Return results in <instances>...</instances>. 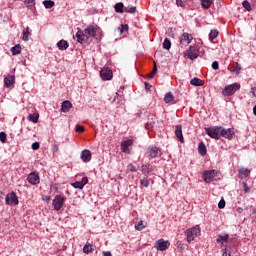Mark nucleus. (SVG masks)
Returning a JSON list of instances; mask_svg holds the SVG:
<instances>
[{"instance_id": "obj_24", "label": "nucleus", "mask_w": 256, "mask_h": 256, "mask_svg": "<svg viewBox=\"0 0 256 256\" xmlns=\"http://www.w3.org/2000/svg\"><path fill=\"white\" fill-rule=\"evenodd\" d=\"M239 175H240L241 179H247V177H249V175H251V170L242 168L239 170Z\"/></svg>"}, {"instance_id": "obj_46", "label": "nucleus", "mask_w": 256, "mask_h": 256, "mask_svg": "<svg viewBox=\"0 0 256 256\" xmlns=\"http://www.w3.org/2000/svg\"><path fill=\"white\" fill-rule=\"evenodd\" d=\"M127 169L131 171V173L137 172V168H135L133 164H128Z\"/></svg>"}, {"instance_id": "obj_62", "label": "nucleus", "mask_w": 256, "mask_h": 256, "mask_svg": "<svg viewBox=\"0 0 256 256\" xmlns=\"http://www.w3.org/2000/svg\"><path fill=\"white\" fill-rule=\"evenodd\" d=\"M247 189H248L247 186H245V192H246V193H247Z\"/></svg>"}, {"instance_id": "obj_21", "label": "nucleus", "mask_w": 256, "mask_h": 256, "mask_svg": "<svg viewBox=\"0 0 256 256\" xmlns=\"http://www.w3.org/2000/svg\"><path fill=\"white\" fill-rule=\"evenodd\" d=\"M57 47L60 51H67V49H69V42H67L66 40H60L57 43Z\"/></svg>"}, {"instance_id": "obj_56", "label": "nucleus", "mask_w": 256, "mask_h": 256, "mask_svg": "<svg viewBox=\"0 0 256 256\" xmlns=\"http://www.w3.org/2000/svg\"><path fill=\"white\" fill-rule=\"evenodd\" d=\"M236 211H237V213H243V208L238 207V208L236 209Z\"/></svg>"}, {"instance_id": "obj_9", "label": "nucleus", "mask_w": 256, "mask_h": 256, "mask_svg": "<svg viewBox=\"0 0 256 256\" xmlns=\"http://www.w3.org/2000/svg\"><path fill=\"white\" fill-rule=\"evenodd\" d=\"M6 205H19V198L15 192H11L5 198Z\"/></svg>"}, {"instance_id": "obj_48", "label": "nucleus", "mask_w": 256, "mask_h": 256, "mask_svg": "<svg viewBox=\"0 0 256 256\" xmlns=\"http://www.w3.org/2000/svg\"><path fill=\"white\" fill-rule=\"evenodd\" d=\"M84 131H85V127H83L81 125L76 126V132L77 133H83Z\"/></svg>"}, {"instance_id": "obj_28", "label": "nucleus", "mask_w": 256, "mask_h": 256, "mask_svg": "<svg viewBox=\"0 0 256 256\" xmlns=\"http://www.w3.org/2000/svg\"><path fill=\"white\" fill-rule=\"evenodd\" d=\"M213 5V0H201L202 9H209Z\"/></svg>"}, {"instance_id": "obj_38", "label": "nucleus", "mask_w": 256, "mask_h": 256, "mask_svg": "<svg viewBox=\"0 0 256 256\" xmlns=\"http://www.w3.org/2000/svg\"><path fill=\"white\" fill-rule=\"evenodd\" d=\"M24 3L29 9H35V0H24Z\"/></svg>"}, {"instance_id": "obj_54", "label": "nucleus", "mask_w": 256, "mask_h": 256, "mask_svg": "<svg viewBox=\"0 0 256 256\" xmlns=\"http://www.w3.org/2000/svg\"><path fill=\"white\" fill-rule=\"evenodd\" d=\"M145 89L147 90V91H149V89H151V84H149V83H145Z\"/></svg>"}, {"instance_id": "obj_34", "label": "nucleus", "mask_w": 256, "mask_h": 256, "mask_svg": "<svg viewBox=\"0 0 256 256\" xmlns=\"http://www.w3.org/2000/svg\"><path fill=\"white\" fill-rule=\"evenodd\" d=\"M12 55H19L21 53V45L17 44L11 48Z\"/></svg>"}, {"instance_id": "obj_37", "label": "nucleus", "mask_w": 256, "mask_h": 256, "mask_svg": "<svg viewBox=\"0 0 256 256\" xmlns=\"http://www.w3.org/2000/svg\"><path fill=\"white\" fill-rule=\"evenodd\" d=\"M28 121H31L32 123H37L39 121V114H30L28 116Z\"/></svg>"}, {"instance_id": "obj_57", "label": "nucleus", "mask_w": 256, "mask_h": 256, "mask_svg": "<svg viewBox=\"0 0 256 256\" xmlns=\"http://www.w3.org/2000/svg\"><path fill=\"white\" fill-rule=\"evenodd\" d=\"M103 255H104V256H111V252L105 251V252H103Z\"/></svg>"}, {"instance_id": "obj_14", "label": "nucleus", "mask_w": 256, "mask_h": 256, "mask_svg": "<svg viewBox=\"0 0 256 256\" xmlns=\"http://www.w3.org/2000/svg\"><path fill=\"white\" fill-rule=\"evenodd\" d=\"M87 183H89V179L87 177H83L81 181L72 183V187H74V189H83Z\"/></svg>"}, {"instance_id": "obj_40", "label": "nucleus", "mask_w": 256, "mask_h": 256, "mask_svg": "<svg viewBox=\"0 0 256 256\" xmlns=\"http://www.w3.org/2000/svg\"><path fill=\"white\" fill-rule=\"evenodd\" d=\"M242 5H243L244 9H246V11H252L251 3H249V1L244 0L242 2Z\"/></svg>"}, {"instance_id": "obj_33", "label": "nucleus", "mask_w": 256, "mask_h": 256, "mask_svg": "<svg viewBox=\"0 0 256 256\" xmlns=\"http://www.w3.org/2000/svg\"><path fill=\"white\" fill-rule=\"evenodd\" d=\"M43 5H44V7H45L46 9H51V8L55 7V2L52 1V0H45V1L43 2Z\"/></svg>"}, {"instance_id": "obj_49", "label": "nucleus", "mask_w": 256, "mask_h": 256, "mask_svg": "<svg viewBox=\"0 0 256 256\" xmlns=\"http://www.w3.org/2000/svg\"><path fill=\"white\" fill-rule=\"evenodd\" d=\"M218 207H219V209H225V200L224 199L219 201Z\"/></svg>"}, {"instance_id": "obj_27", "label": "nucleus", "mask_w": 256, "mask_h": 256, "mask_svg": "<svg viewBox=\"0 0 256 256\" xmlns=\"http://www.w3.org/2000/svg\"><path fill=\"white\" fill-rule=\"evenodd\" d=\"M147 227V222L140 220L138 223L135 224V229L137 231H143Z\"/></svg>"}, {"instance_id": "obj_36", "label": "nucleus", "mask_w": 256, "mask_h": 256, "mask_svg": "<svg viewBox=\"0 0 256 256\" xmlns=\"http://www.w3.org/2000/svg\"><path fill=\"white\" fill-rule=\"evenodd\" d=\"M163 49H166V51H169L171 49V40H169V38L164 39Z\"/></svg>"}, {"instance_id": "obj_35", "label": "nucleus", "mask_w": 256, "mask_h": 256, "mask_svg": "<svg viewBox=\"0 0 256 256\" xmlns=\"http://www.w3.org/2000/svg\"><path fill=\"white\" fill-rule=\"evenodd\" d=\"M217 37H219V31L211 30V32L209 33V40L213 41V39H217Z\"/></svg>"}, {"instance_id": "obj_8", "label": "nucleus", "mask_w": 256, "mask_h": 256, "mask_svg": "<svg viewBox=\"0 0 256 256\" xmlns=\"http://www.w3.org/2000/svg\"><path fill=\"white\" fill-rule=\"evenodd\" d=\"M234 135L235 131H233V129H225L223 126H220V137H224V139H233Z\"/></svg>"}, {"instance_id": "obj_55", "label": "nucleus", "mask_w": 256, "mask_h": 256, "mask_svg": "<svg viewBox=\"0 0 256 256\" xmlns=\"http://www.w3.org/2000/svg\"><path fill=\"white\" fill-rule=\"evenodd\" d=\"M58 151H59V146L55 145L54 148H53V152L57 153Z\"/></svg>"}, {"instance_id": "obj_2", "label": "nucleus", "mask_w": 256, "mask_h": 256, "mask_svg": "<svg viewBox=\"0 0 256 256\" xmlns=\"http://www.w3.org/2000/svg\"><path fill=\"white\" fill-rule=\"evenodd\" d=\"M239 89H241V85L237 83L227 85L222 90V95H224L225 97H231V95H235V93H237Z\"/></svg>"}, {"instance_id": "obj_58", "label": "nucleus", "mask_w": 256, "mask_h": 256, "mask_svg": "<svg viewBox=\"0 0 256 256\" xmlns=\"http://www.w3.org/2000/svg\"><path fill=\"white\" fill-rule=\"evenodd\" d=\"M252 94L256 97V87L252 88Z\"/></svg>"}, {"instance_id": "obj_53", "label": "nucleus", "mask_w": 256, "mask_h": 256, "mask_svg": "<svg viewBox=\"0 0 256 256\" xmlns=\"http://www.w3.org/2000/svg\"><path fill=\"white\" fill-rule=\"evenodd\" d=\"M42 199L43 201H47V202L51 201V198L49 196H43Z\"/></svg>"}, {"instance_id": "obj_59", "label": "nucleus", "mask_w": 256, "mask_h": 256, "mask_svg": "<svg viewBox=\"0 0 256 256\" xmlns=\"http://www.w3.org/2000/svg\"><path fill=\"white\" fill-rule=\"evenodd\" d=\"M253 114L256 116V105L253 108Z\"/></svg>"}, {"instance_id": "obj_15", "label": "nucleus", "mask_w": 256, "mask_h": 256, "mask_svg": "<svg viewBox=\"0 0 256 256\" xmlns=\"http://www.w3.org/2000/svg\"><path fill=\"white\" fill-rule=\"evenodd\" d=\"M175 135L177 139H179L180 143H185V139L183 138V128L181 125L175 126Z\"/></svg>"}, {"instance_id": "obj_32", "label": "nucleus", "mask_w": 256, "mask_h": 256, "mask_svg": "<svg viewBox=\"0 0 256 256\" xmlns=\"http://www.w3.org/2000/svg\"><path fill=\"white\" fill-rule=\"evenodd\" d=\"M124 13H137V7L135 6H126L124 7Z\"/></svg>"}, {"instance_id": "obj_11", "label": "nucleus", "mask_w": 256, "mask_h": 256, "mask_svg": "<svg viewBox=\"0 0 256 256\" xmlns=\"http://www.w3.org/2000/svg\"><path fill=\"white\" fill-rule=\"evenodd\" d=\"M100 77L103 79V81H109L113 77V71H111L109 68H103L100 71Z\"/></svg>"}, {"instance_id": "obj_30", "label": "nucleus", "mask_w": 256, "mask_h": 256, "mask_svg": "<svg viewBox=\"0 0 256 256\" xmlns=\"http://www.w3.org/2000/svg\"><path fill=\"white\" fill-rule=\"evenodd\" d=\"M232 69H233V72L235 73V75H239L241 73V64L235 62L232 64Z\"/></svg>"}, {"instance_id": "obj_44", "label": "nucleus", "mask_w": 256, "mask_h": 256, "mask_svg": "<svg viewBox=\"0 0 256 256\" xmlns=\"http://www.w3.org/2000/svg\"><path fill=\"white\" fill-rule=\"evenodd\" d=\"M142 173H143V175H149V173H150L149 167L145 164L142 165Z\"/></svg>"}, {"instance_id": "obj_45", "label": "nucleus", "mask_w": 256, "mask_h": 256, "mask_svg": "<svg viewBox=\"0 0 256 256\" xmlns=\"http://www.w3.org/2000/svg\"><path fill=\"white\" fill-rule=\"evenodd\" d=\"M140 184L142 185V187H149V180L147 178H143L140 181Z\"/></svg>"}, {"instance_id": "obj_5", "label": "nucleus", "mask_w": 256, "mask_h": 256, "mask_svg": "<svg viewBox=\"0 0 256 256\" xmlns=\"http://www.w3.org/2000/svg\"><path fill=\"white\" fill-rule=\"evenodd\" d=\"M217 175H219L217 170H205L202 173V179H204L205 183H211L216 180Z\"/></svg>"}, {"instance_id": "obj_23", "label": "nucleus", "mask_w": 256, "mask_h": 256, "mask_svg": "<svg viewBox=\"0 0 256 256\" xmlns=\"http://www.w3.org/2000/svg\"><path fill=\"white\" fill-rule=\"evenodd\" d=\"M190 85H194V87H203V85H205V82L199 78H193L190 81Z\"/></svg>"}, {"instance_id": "obj_51", "label": "nucleus", "mask_w": 256, "mask_h": 256, "mask_svg": "<svg viewBox=\"0 0 256 256\" xmlns=\"http://www.w3.org/2000/svg\"><path fill=\"white\" fill-rule=\"evenodd\" d=\"M39 147H40L39 142H34V143L32 144V149H33L34 151H38Z\"/></svg>"}, {"instance_id": "obj_60", "label": "nucleus", "mask_w": 256, "mask_h": 256, "mask_svg": "<svg viewBox=\"0 0 256 256\" xmlns=\"http://www.w3.org/2000/svg\"><path fill=\"white\" fill-rule=\"evenodd\" d=\"M252 213H253V215H256V208L252 209Z\"/></svg>"}, {"instance_id": "obj_41", "label": "nucleus", "mask_w": 256, "mask_h": 256, "mask_svg": "<svg viewBox=\"0 0 256 256\" xmlns=\"http://www.w3.org/2000/svg\"><path fill=\"white\" fill-rule=\"evenodd\" d=\"M155 73H157V63L156 62H154V68H153L152 72H150L148 74V77L150 79H153V77H155Z\"/></svg>"}, {"instance_id": "obj_13", "label": "nucleus", "mask_w": 256, "mask_h": 256, "mask_svg": "<svg viewBox=\"0 0 256 256\" xmlns=\"http://www.w3.org/2000/svg\"><path fill=\"white\" fill-rule=\"evenodd\" d=\"M40 182L41 180L39 178V174H37L36 172H31L28 175V183H30L31 185H39Z\"/></svg>"}, {"instance_id": "obj_50", "label": "nucleus", "mask_w": 256, "mask_h": 256, "mask_svg": "<svg viewBox=\"0 0 256 256\" xmlns=\"http://www.w3.org/2000/svg\"><path fill=\"white\" fill-rule=\"evenodd\" d=\"M212 69H214V71H217L219 69V62L214 61L212 63Z\"/></svg>"}, {"instance_id": "obj_43", "label": "nucleus", "mask_w": 256, "mask_h": 256, "mask_svg": "<svg viewBox=\"0 0 256 256\" xmlns=\"http://www.w3.org/2000/svg\"><path fill=\"white\" fill-rule=\"evenodd\" d=\"M119 29H120V33L121 34H123L124 33V31H129V25H127V24H122L120 27H119Z\"/></svg>"}, {"instance_id": "obj_29", "label": "nucleus", "mask_w": 256, "mask_h": 256, "mask_svg": "<svg viewBox=\"0 0 256 256\" xmlns=\"http://www.w3.org/2000/svg\"><path fill=\"white\" fill-rule=\"evenodd\" d=\"M116 13H125V6L123 3L119 2L114 6Z\"/></svg>"}, {"instance_id": "obj_19", "label": "nucleus", "mask_w": 256, "mask_h": 256, "mask_svg": "<svg viewBox=\"0 0 256 256\" xmlns=\"http://www.w3.org/2000/svg\"><path fill=\"white\" fill-rule=\"evenodd\" d=\"M80 157L84 163H89L91 161V151L87 149L83 150Z\"/></svg>"}, {"instance_id": "obj_26", "label": "nucleus", "mask_w": 256, "mask_h": 256, "mask_svg": "<svg viewBox=\"0 0 256 256\" xmlns=\"http://www.w3.org/2000/svg\"><path fill=\"white\" fill-rule=\"evenodd\" d=\"M94 249H93V245H91V243L87 242L85 244V246L83 247V253H85L86 255H89V253H93Z\"/></svg>"}, {"instance_id": "obj_22", "label": "nucleus", "mask_w": 256, "mask_h": 256, "mask_svg": "<svg viewBox=\"0 0 256 256\" xmlns=\"http://www.w3.org/2000/svg\"><path fill=\"white\" fill-rule=\"evenodd\" d=\"M15 83V76L8 75L6 78H4V85L6 87H11Z\"/></svg>"}, {"instance_id": "obj_18", "label": "nucleus", "mask_w": 256, "mask_h": 256, "mask_svg": "<svg viewBox=\"0 0 256 256\" xmlns=\"http://www.w3.org/2000/svg\"><path fill=\"white\" fill-rule=\"evenodd\" d=\"M73 107V104L69 100H65L61 105V111L62 113H69L71 108Z\"/></svg>"}, {"instance_id": "obj_61", "label": "nucleus", "mask_w": 256, "mask_h": 256, "mask_svg": "<svg viewBox=\"0 0 256 256\" xmlns=\"http://www.w3.org/2000/svg\"><path fill=\"white\" fill-rule=\"evenodd\" d=\"M117 97H119V93H116V96H115V98H114V101H115V99H117Z\"/></svg>"}, {"instance_id": "obj_3", "label": "nucleus", "mask_w": 256, "mask_h": 256, "mask_svg": "<svg viewBox=\"0 0 256 256\" xmlns=\"http://www.w3.org/2000/svg\"><path fill=\"white\" fill-rule=\"evenodd\" d=\"M205 132L211 139H216V141H219L221 138V126L205 128Z\"/></svg>"}, {"instance_id": "obj_47", "label": "nucleus", "mask_w": 256, "mask_h": 256, "mask_svg": "<svg viewBox=\"0 0 256 256\" xmlns=\"http://www.w3.org/2000/svg\"><path fill=\"white\" fill-rule=\"evenodd\" d=\"M177 7H185V0H176Z\"/></svg>"}, {"instance_id": "obj_42", "label": "nucleus", "mask_w": 256, "mask_h": 256, "mask_svg": "<svg viewBox=\"0 0 256 256\" xmlns=\"http://www.w3.org/2000/svg\"><path fill=\"white\" fill-rule=\"evenodd\" d=\"M0 141H1V143H6V141H7V133L0 132Z\"/></svg>"}, {"instance_id": "obj_16", "label": "nucleus", "mask_w": 256, "mask_h": 256, "mask_svg": "<svg viewBox=\"0 0 256 256\" xmlns=\"http://www.w3.org/2000/svg\"><path fill=\"white\" fill-rule=\"evenodd\" d=\"M148 155L149 157H151L152 159H155V157L159 156V153H161V150L159 148H157V146H152L150 148H148Z\"/></svg>"}, {"instance_id": "obj_7", "label": "nucleus", "mask_w": 256, "mask_h": 256, "mask_svg": "<svg viewBox=\"0 0 256 256\" xmlns=\"http://www.w3.org/2000/svg\"><path fill=\"white\" fill-rule=\"evenodd\" d=\"M170 246L171 243L167 240L165 241L164 239H159L155 244V248L157 249V251H167Z\"/></svg>"}, {"instance_id": "obj_4", "label": "nucleus", "mask_w": 256, "mask_h": 256, "mask_svg": "<svg viewBox=\"0 0 256 256\" xmlns=\"http://www.w3.org/2000/svg\"><path fill=\"white\" fill-rule=\"evenodd\" d=\"M201 235V227L199 225H196L190 229L187 230V241L188 243H191V241H195L196 237H199Z\"/></svg>"}, {"instance_id": "obj_25", "label": "nucleus", "mask_w": 256, "mask_h": 256, "mask_svg": "<svg viewBox=\"0 0 256 256\" xmlns=\"http://www.w3.org/2000/svg\"><path fill=\"white\" fill-rule=\"evenodd\" d=\"M198 152L202 157H205V155H207V147L205 146V143L201 142L198 145Z\"/></svg>"}, {"instance_id": "obj_1", "label": "nucleus", "mask_w": 256, "mask_h": 256, "mask_svg": "<svg viewBox=\"0 0 256 256\" xmlns=\"http://www.w3.org/2000/svg\"><path fill=\"white\" fill-rule=\"evenodd\" d=\"M98 29L93 25H88L86 29L78 30L76 33L78 43H87L89 41V37H95L97 35Z\"/></svg>"}, {"instance_id": "obj_10", "label": "nucleus", "mask_w": 256, "mask_h": 256, "mask_svg": "<svg viewBox=\"0 0 256 256\" xmlns=\"http://www.w3.org/2000/svg\"><path fill=\"white\" fill-rule=\"evenodd\" d=\"M193 41V35L184 32L180 38V44L183 45V47H187L191 42Z\"/></svg>"}, {"instance_id": "obj_31", "label": "nucleus", "mask_w": 256, "mask_h": 256, "mask_svg": "<svg viewBox=\"0 0 256 256\" xmlns=\"http://www.w3.org/2000/svg\"><path fill=\"white\" fill-rule=\"evenodd\" d=\"M174 99H175V96H173V93L171 92H168L164 97L165 103H172Z\"/></svg>"}, {"instance_id": "obj_12", "label": "nucleus", "mask_w": 256, "mask_h": 256, "mask_svg": "<svg viewBox=\"0 0 256 256\" xmlns=\"http://www.w3.org/2000/svg\"><path fill=\"white\" fill-rule=\"evenodd\" d=\"M185 55H186V57H188V59L193 61V60L197 59V57H199V51H197V49H195V47L190 46V48L186 51Z\"/></svg>"}, {"instance_id": "obj_39", "label": "nucleus", "mask_w": 256, "mask_h": 256, "mask_svg": "<svg viewBox=\"0 0 256 256\" xmlns=\"http://www.w3.org/2000/svg\"><path fill=\"white\" fill-rule=\"evenodd\" d=\"M29 35H31L30 28L27 27L26 31L23 32V41H29Z\"/></svg>"}, {"instance_id": "obj_6", "label": "nucleus", "mask_w": 256, "mask_h": 256, "mask_svg": "<svg viewBox=\"0 0 256 256\" xmlns=\"http://www.w3.org/2000/svg\"><path fill=\"white\" fill-rule=\"evenodd\" d=\"M54 211H61L63 205H65V198L61 195H56L52 201Z\"/></svg>"}, {"instance_id": "obj_17", "label": "nucleus", "mask_w": 256, "mask_h": 256, "mask_svg": "<svg viewBox=\"0 0 256 256\" xmlns=\"http://www.w3.org/2000/svg\"><path fill=\"white\" fill-rule=\"evenodd\" d=\"M227 241H229V234H224V235L219 234L217 236L216 243L221 245V247H223L225 243H227Z\"/></svg>"}, {"instance_id": "obj_52", "label": "nucleus", "mask_w": 256, "mask_h": 256, "mask_svg": "<svg viewBox=\"0 0 256 256\" xmlns=\"http://www.w3.org/2000/svg\"><path fill=\"white\" fill-rule=\"evenodd\" d=\"M222 256H231V253L227 252V248H224Z\"/></svg>"}, {"instance_id": "obj_20", "label": "nucleus", "mask_w": 256, "mask_h": 256, "mask_svg": "<svg viewBox=\"0 0 256 256\" xmlns=\"http://www.w3.org/2000/svg\"><path fill=\"white\" fill-rule=\"evenodd\" d=\"M131 145H133V140L122 141L121 149H122L123 153H127V151H129V147H131Z\"/></svg>"}]
</instances>
